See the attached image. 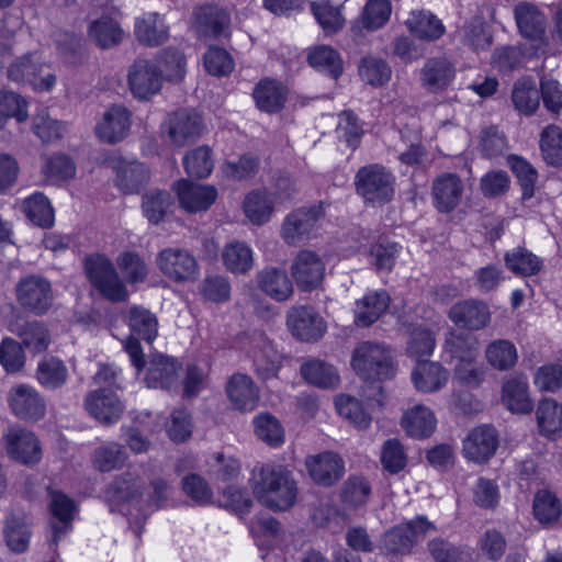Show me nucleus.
I'll list each match as a JSON object with an SVG mask.
<instances>
[{"mask_svg":"<svg viewBox=\"0 0 562 562\" xmlns=\"http://www.w3.org/2000/svg\"><path fill=\"white\" fill-rule=\"evenodd\" d=\"M351 368L366 382L362 395L371 405L382 406L386 398L382 382L393 379L397 372L393 348L380 341L363 340L351 353Z\"/></svg>","mask_w":562,"mask_h":562,"instance_id":"obj_1","label":"nucleus"},{"mask_svg":"<svg viewBox=\"0 0 562 562\" xmlns=\"http://www.w3.org/2000/svg\"><path fill=\"white\" fill-rule=\"evenodd\" d=\"M252 491L260 503L274 510L292 507L297 496L296 482L289 470L265 465L254 476Z\"/></svg>","mask_w":562,"mask_h":562,"instance_id":"obj_2","label":"nucleus"},{"mask_svg":"<svg viewBox=\"0 0 562 562\" xmlns=\"http://www.w3.org/2000/svg\"><path fill=\"white\" fill-rule=\"evenodd\" d=\"M356 189L367 202L384 204L394 196V176L382 165L361 167L355 178Z\"/></svg>","mask_w":562,"mask_h":562,"instance_id":"obj_3","label":"nucleus"},{"mask_svg":"<svg viewBox=\"0 0 562 562\" xmlns=\"http://www.w3.org/2000/svg\"><path fill=\"white\" fill-rule=\"evenodd\" d=\"M128 326L132 335L124 341V349L132 364L139 372L145 368V359L138 339L151 342L158 333V321L148 310L133 306L128 312Z\"/></svg>","mask_w":562,"mask_h":562,"instance_id":"obj_4","label":"nucleus"},{"mask_svg":"<svg viewBox=\"0 0 562 562\" xmlns=\"http://www.w3.org/2000/svg\"><path fill=\"white\" fill-rule=\"evenodd\" d=\"M7 77L11 81L29 85L35 91H48L56 83V76L33 53L13 59L7 66Z\"/></svg>","mask_w":562,"mask_h":562,"instance_id":"obj_5","label":"nucleus"},{"mask_svg":"<svg viewBox=\"0 0 562 562\" xmlns=\"http://www.w3.org/2000/svg\"><path fill=\"white\" fill-rule=\"evenodd\" d=\"M85 270L93 286L111 301H124L127 296L125 285L112 262L104 256L95 255L87 257Z\"/></svg>","mask_w":562,"mask_h":562,"instance_id":"obj_6","label":"nucleus"},{"mask_svg":"<svg viewBox=\"0 0 562 562\" xmlns=\"http://www.w3.org/2000/svg\"><path fill=\"white\" fill-rule=\"evenodd\" d=\"M324 216L322 204L296 209L284 218L281 237L288 245L296 246L314 235Z\"/></svg>","mask_w":562,"mask_h":562,"instance_id":"obj_7","label":"nucleus"},{"mask_svg":"<svg viewBox=\"0 0 562 562\" xmlns=\"http://www.w3.org/2000/svg\"><path fill=\"white\" fill-rule=\"evenodd\" d=\"M7 454L24 465L37 464L42 459V447L35 434L21 426H11L2 436Z\"/></svg>","mask_w":562,"mask_h":562,"instance_id":"obj_8","label":"nucleus"},{"mask_svg":"<svg viewBox=\"0 0 562 562\" xmlns=\"http://www.w3.org/2000/svg\"><path fill=\"white\" fill-rule=\"evenodd\" d=\"M16 299L26 311L43 315L52 307L54 301L50 282L42 276H27L16 285Z\"/></svg>","mask_w":562,"mask_h":562,"instance_id":"obj_9","label":"nucleus"},{"mask_svg":"<svg viewBox=\"0 0 562 562\" xmlns=\"http://www.w3.org/2000/svg\"><path fill=\"white\" fill-rule=\"evenodd\" d=\"M164 128L173 145L183 147L201 137L204 124L196 111L179 109L167 116Z\"/></svg>","mask_w":562,"mask_h":562,"instance_id":"obj_10","label":"nucleus"},{"mask_svg":"<svg viewBox=\"0 0 562 562\" xmlns=\"http://www.w3.org/2000/svg\"><path fill=\"white\" fill-rule=\"evenodd\" d=\"M127 81L135 98L147 100L160 91L164 77L156 64L138 58L128 67Z\"/></svg>","mask_w":562,"mask_h":562,"instance_id":"obj_11","label":"nucleus"},{"mask_svg":"<svg viewBox=\"0 0 562 562\" xmlns=\"http://www.w3.org/2000/svg\"><path fill=\"white\" fill-rule=\"evenodd\" d=\"M161 273L168 279L181 283L194 281L198 278V263L195 258L181 248L162 249L156 258Z\"/></svg>","mask_w":562,"mask_h":562,"instance_id":"obj_12","label":"nucleus"},{"mask_svg":"<svg viewBox=\"0 0 562 562\" xmlns=\"http://www.w3.org/2000/svg\"><path fill=\"white\" fill-rule=\"evenodd\" d=\"M8 404L21 420L35 423L46 414V402L40 392L27 384H18L8 393Z\"/></svg>","mask_w":562,"mask_h":562,"instance_id":"obj_13","label":"nucleus"},{"mask_svg":"<svg viewBox=\"0 0 562 562\" xmlns=\"http://www.w3.org/2000/svg\"><path fill=\"white\" fill-rule=\"evenodd\" d=\"M514 15L522 37L536 43L537 47L548 45L547 19L535 4L519 2L515 5Z\"/></svg>","mask_w":562,"mask_h":562,"instance_id":"obj_14","label":"nucleus"},{"mask_svg":"<svg viewBox=\"0 0 562 562\" xmlns=\"http://www.w3.org/2000/svg\"><path fill=\"white\" fill-rule=\"evenodd\" d=\"M325 273V265L314 251L301 250L291 265V274L302 291L317 289Z\"/></svg>","mask_w":562,"mask_h":562,"instance_id":"obj_15","label":"nucleus"},{"mask_svg":"<svg viewBox=\"0 0 562 562\" xmlns=\"http://www.w3.org/2000/svg\"><path fill=\"white\" fill-rule=\"evenodd\" d=\"M305 465L311 479L316 484L325 487L336 484L345 473L342 458L333 451L308 456L305 460Z\"/></svg>","mask_w":562,"mask_h":562,"instance_id":"obj_16","label":"nucleus"},{"mask_svg":"<svg viewBox=\"0 0 562 562\" xmlns=\"http://www.w3.org/2000/svg\"><path fill=\"white\" fill-rule=\"evenodd\" d=\"M288 326L297 339L302 341H316L326 331V324L323 317L312 307H293L288 313Z\"/></svg>","mask_w":562,"mask_h":562,"instance_id":"obj_17","label":"nucleus"},{"mask_svg":"<svg viewBox=\"0 0 562 562\" xmlns=\"http://www.w3.org/2000/svg\"><path fill=\"white\" fill-rule=\"evenodd\" d=\"M448 316L459 328L481 330L491 322L488 306L480 300H463L451 306Z\"/></svg>","mask_w":562,"mask_h":562,"instance_id":"obj_18","label":"nucleus"},{"mask_svg":"<svg viewBox=\"0 0 562 562\" xmlns=\"http://www.w3.org/2000/svg\"><path fill=\"white\" fill-rule=\"evenodd\" d=\"M85 407L91 416L104 425L116 423L124 411V405L117 395L108 389L90 392L86 397Z\"/></svg>","mask_w":562,"mask_h":562,"instance_id":"obj_19","label":"nucleus"},{"mask_svg":"<svg viewBox=\"0 0 562 562\" xmlns=\"http://www.w3.org/2000/svg\"><path fill=\"white\" fill-rule=\"evenodd\" d=\"M464 191L461 178L451 172L438 176L431 188L434 204L440 213H450L460 203Z\"/></svg>","mask_w":562,"mask_h":562,"instance_id":"obj_20","label":"nucleus"},{"mask_svg":"<svg viewBox=\"0 0 562 562\" xmlns=\"http://www.w3.org/2000/svg\"><path fill=\"white\" fill-rule=\"evenodd\" d=\"M131 112L122 105H112L95 126L98 137L109 144L121 142L128 134Z\"/></svg>","mask_w":562,"mask_h":562,"instance_id":"obj_21","label":"nucleus"},{"mask_svg":"<svg viewBox=\"0 0 562 562\" xmlns=\"http://www.w3.org/2000/svg\"><path fill=\"white\" fill-rule=\"evenodd\" d=\"M498 446L496 430L488 426L474 428L463 441V454L473 462H486Z\"/></svg>","mask_w":562,"mask_h":562,"instance_id":"obj_22","label":"nucleus"},{"mask_svg":"<svg viewBox=\"0 0 562 562\" xmlns=\"http://www.w3.org/2000/svg\"><path fill=\"white\" fill-rule=\"evenodd\" d=\"M147 364L145 381L149 387L170 390L177 386L181 366L176 359L162 353H153Z\"/></svg>","mask_w":562,"mask_h":562,"instance_id":"obj_23","label":"nucleus"},{"mask_svg":"<svg viewBox=\"0 0 562 562\" xmlns=\"http://www.w3.org/2000/svg\"><path fill=\"white\" fill-rule=\"evenodd\" d=\"M175 188L181 206L192 213L207 210L217 196L214 187L193 183L184 179L178 181Z\"/></svg>","mask_w":562,"mask_h":562,"instance_id":"obj_24","label":"nucleus"},{"mask_svg":"<svg viewBox=\"0 0 562 562\" xmlns=\"http://www.w3.org/2000/svg\"><path fill=\"white\" fill-rule=\"evenodd\" d=\"M251 355L257 374L261 380L277 376L282 356L265 335L260 334L252 340Z\"/></svg>","mask_w":562,"mask_h":562,"instance_id":"obj_25","label":"nucleus"},{"mask_svg":"<svg viewBox=\"0 0 562 562\" xmlns=\"http://www.w3.org/2000/svg\"><path fill=\"white\" fill-rule=\"evenodd\" d=\"M49 507L53 516L50 522L52 542L56 544L71 529L76 506L72 499L65 494L52 492Z\"/></svg>","mask_w":562,"mask_h":562,"instance_id":"obj_26","label":"nucleus"},{"mask_svg":"<svg viewBox=\"0 0 562 562\" xmlns=\"http://www.w3.org/2000/svg\"><path fill=\"white\" fill-rule=\"evenodd\" d=\"M449 371L439 362L420 361L412 371V381L417 391L434 393L441 390L449 380Z\"/></svg>","mask_w":562,"mask_h":562,"instance_id":"obj_27","label":"nucleus"},{"mask_svg":"<svg viewBox=\"0 0 562 562\" xmlns=\"http://www.w3.org/2000/svg\"><path fill=\"white\" fill-rule=\"evenodd\" d=\"M227 395L236 409L252 411L259 401V391L250 376L235 373L226 384Z\"/></svg>","mask_w":562,"mask_h":562,"instance_id":"obj_28","label":"nucleus"},{"mask_svg":"<svg viewBox=\"0 0 562 562\" xmlns=\"http://www.w3.org/2000/svg\"><path fill=\"white\" fill-rule=\"evenodd\" d=\"M390 295L385 291L372 292L356 302L355 324L369 327L389 308Z\"/></svg>","mask_w":562,"mask_h":562,"instance_id":"obj_29","label":"nucleus"},{"mask_svg":"<svg viewBox=\"0 0 562 562\" xmlns=\"http://www.w3.org/2000/svg\"><path fill=\"white\" fill-rule=\"evenodd\" d=\"M31 520L23 512H11L4 524V538L8 548L15 552L26 551L31 538Z\"/></svg>","mask_w":562,"mask_h":562,"instance_id":"obj_30","label":"nucleus"},{"mask_svg":"<svg viewBox=\"0 0 562 562\" xmlns=\"http://www.w3.org/2000/svg\"><path fill=\"white\" fill-rule=\"evenodd\" d=\"M454 77L452 64L443 58H429L422 69V83L430 92L445 90Z\"/></svg>","mask_w":562,"mask_h":562,"instance_id":"obj_31","label":"nucleus"},{"mask_svg":"<svg viewBox=\"0 0 562 562\" xmlns=\"http://www.w3.org/2000/svg\"><path fill=\"white\" fill-rule=\"evenodd\" d=\"M258 286L272 299L282 302L293 294V284L286 272L276 267H266L257 274Z\"/></svg>","mask_w":562,"mask_h":562,"instance_id":"obj_32","label":"nucleus"},{"mask_svg":"<svg viewBox=\"0 0 562 562\" xmlns=\"http://www.w3.org/2000/svg\"><path fill=\"white\" fill-rule=\"evenodd\" d=\"M194 16L196 30L204 36H218L229 24L227 11L215 4L199 7Z\"/></svg>","mask_w":562,"mask_h":562,"instance_id":"obj_33","label":"nucleus"},{"mask_svg":"<svg viewBox=\"0 0 562 562\" xmlns=\"http://www.w3.org/2000/svg\"><path fill=\"white\" fill-rule=\"evenodd\" d=\"M401 425L409 437L422 439L434 432L436 418L429 408L418 404L405 412Z\"/></svg>","mask_w":562,"mask_h":562,"instance_id":"obj_34","label":"nucleus"},{"mask_svg":"<svg viewBox=\"0 0 562 562\" xmlns=\"http://www.w3.org/2000/svg\"><path fill=\"white\" fill-rule=\"evenodd\" d=\"M392 5L390 0H368L361 18L356 21L351 31L357 34L362 30L373 32L384 26L390 20Z\"/></svg>","mask_w":562,"mask_h":562,"instance_id":"obj_35","label":"nucleus"},{"mask_svg":"<svg viewBox=\"0 0 562 562\" xmlns=\"http://www.w3.org/2000/svg\"><path fill=\"white\" fill-rule=\"evenodd\" d=\"M135 35L147 46H158L167 41L168 29L157 12H148L136 20Z\"/></svg>","mask_w":562,"mask_h":562,"instance_id":"obj_36","label":"nucleus"},{"mask_svg":"<svg viewBox=\"0 0 562 562\" xmlns=\"http://www.w3.org/2000/svg\"><path fill=\"white\" fill-rule=\"evenodd\" d=\"M149 172L137 161H120L116 167V186L125 194H133L146 184Z\"/></svg>","mask_w":562,"mask_h":562,"instance_id":"obj_37","label":"nucleus"},{"mask_svg":"<svg viewBox=\"0 0 562 562\" xmlns=\"http://www.w3.org/2000/svg\"><path fill=\"white\" fill-rule=\"evenodd\" d=\"M412 34L422 40L435 41L442 36L445 26L430 11H413L405 22Z\"/></svg>","mask_w":562,"mask_h":562,"instance_id":"obj_38","label":"nucleus"},{"mask_svg":"<svg viewBox=\"0 0 562 562\" xmlns=\"http://www.w3.org/2000/svg\"><path fill=\"white\" fill-rule=\"evenodd\" d=\"M503 402L513 413L527 414L532 411L527 380L522 376L508 379L503 385Z\"/></svg>","mask_w":562,"mask_h":562,"instance_id":"obj_39","label":"nucleus"},{"mask_svg":"<svg viewBox=\"0 0 562 562\" xmlns=\"http://www.w3.org/2000/svg\"><path fill=\"white\" fill-rule=\"evenodd\" d=\"M173 204L172 195L166 190L151 189L142 199L143 213L149 223L155 225L167 216Z\"/></svg>","mask_w":562,"mask_h":562,"instance_id":"obj_40","label":"nucleus"},{"mask_svg":"<svg viewBox=\"0 0 562 562\" xmlns=\"http://www.w3.org/2000/svg\"><path fill=\"white\" fill-rule=\"evenodd\" d=\"M127 460L124 446L108 441L94 449L92 454L93 467L100 472H111L121 469Z\"/></svg>","mask_w":562,"mask_h":562,"instance_id":"obj_41","label":"nucleus"},{"mask_svg":"<svg viewBox=\"0 0 562 562\" xmlns=\"http://www.w3.org/2000/svg\"><path fill=\"white\" fill-rule=\"evenodd\" d=\"M257 106L265 112H279L285 102L284 88L274 80H262L254 90Z\"/></svg>","mask_w":562,"mask_h":562,"instance_id":"obj_42","label":"nucleus"},{"mask_svg":"<svg viewBox=\"0 0 562 562\" xmlns=\"http://www.w3.org/2000/svg\"><path fill=\"white\" fill-rule=\"evenodd\" d=\"M445 351L463 363L472 362L479 355L477 339L468 333L450 331L445 340Z\"/></svg>","mask_w":562,"mask_h":562,"instance_id":"obj_43","label":"nucleus"},{"mask_svg":"<svg viewBox=\"0 0 562 562\" xmlns=\"http://www.w3.org/2000/svg\"><path fill=\"white\" fill-rule=\"evenodd\" d=\"M512 102L519 113L533 114L540 103V92L535 82L526 78L518 80L512 91Z\"/></svg>","mask_w":562,"mask_h":562,"instance_id":"obj_44","label":"nucleus"},{"mask_svg":"<svg viewBox=\"0 0 562 562\" xmlns=\"http://www.w3.org/2000/svg\"><path fill=\"white\" fill-rule=\"evenodd\" d=\"M22 209L27 218L36 226L49 228L54 225V210L43 193L36 192L25 199Z\"/></svg>","mask_w":562,"mask_h":562,"instance_id":"obj_45","label":"nucleus"},{"mask_svg":"<svg viewBox=\"0 0 562 562\" xmlns=\"http://www.w3.org/2000/svg\"><path fill=\"white\" fill-rule=\"evenodd\" d=\"M301 374L310 384L331 389L339 383L336 369L321 360H312L301 366Z\"/></svg>","mask_w":562,"mask_h":562,"instance_id":"obj_46","label":"nucleus"},{"mask_svg":"<svg viewBox=\"0 0 562 562\" xmlns=\"http://www.w3.org/2000/svg\"><path fill=\"white\" fill-rule=\"evenodd\" d=\"M89 35L101 48H111L122 42L123 30L113 19L102 16L90 24Z\"/></svg>","mask_w":562,"mask_h":562,"instance_id":"obj_47","label":"nucleus"},{"mask_svg":"<svg viewBox=\"0 0 562 562\" xmlns=\"http://www.w3.org/2000/svg\"><path fill=\"white\" fill-rule=\"evenodd\" d=\"M67 376V367L57 357H46L37 366L36 379L44 387L59 389L66 383Z\"/></svg>","mask_w":562,"mask_h":562,"instance_id":"obj_48","label":"nucleus"},{"mask_svg":"<svg viewBox=\"0 0 562 562\" xmlns=\"http://www.w3.org/2000/svg\"><path fill=\"white\" fill-rule=\"evenodd\" d=\"M487 362L496 370L512 369L518 359L514 344L506 339H497L490 342L485 350Z\"/></svg>","mask_w":562,"mask_h":562,"instance_id":"obj_49","label":"nucleus"},{"mask_svg":"<svg viewBox=\"0 0 562 562\" xmlns=\"http://www.w3.org/2000/svg\"><path fill=\"white\" fill-rule=\"evenodd\" d=\"M505 263L513 273L524 277L535 276L542 268V260L522 247L507 252Z\"/></svg>","mask_w":562,"mask_h":562,"instance_id":"obj_50","label":"nucleus"},{"mask_svg":"<svg viewBox=\"0 0 562 562\" xmlns=\"http://www.w3.org/2000/svg\"><path fill=\"white\" fill-rule=\"evenodd\" d=\"M16 334L21 338L22 347L34 353L45 351L50 342L49 333L41 322L25 323L19 327Z\"/></svg>","mask_w":562,"mask_h":562,"instance_id":"obj_51","label":"nucleus"},{"mask_svg":"<svg viewBox=\"0 0 562 562\" xmlns=\"http://www.w3.org/2000/svg\"><path fill=\"white\" fill-rule=\"evenodd\" d=\"M143 484L138 477L124 473L109 484L106 496L112 502H130L140 496Z\"/></svg>","mask_w":562,"mask_h":562,"instance_id":"obj_52","label":"nucleus"},{"mask_svg":"<svg viewBox=\"0 0 562 562\" xmlns=\"http://www.w3.org/2000/svg\"><path fill=\"white\" fill-rule=\"evenodd\" d=\"M222 259L225 267L234 273H246L254 263L251 249L241 241H233L226 245Z\"/></svg>","mask_w":562,"mask_h":562,"instance_id":"obj_53","label":"nucleus"},{"mask_svg":"<svg viewBox=\"0 0 562 562\" xmlns=\"http://www.w3.org/2000/svg\"><path fill=\"white\" fill-rule=\"evenodd\" d=\"M311 10L325 34H336L342 30L345 18L338 7L325 0L312 1Z\"/></svg>","mask_w":562,"mask_h":562,"instance_id":"obj_54","label":"nucleus"},{"mask_svg":"<svg viewBox=\"0 0 562 562\" xmlns=\"http://www.w3.org/2000/svg\"><path fill=\"white\" fill-rule=\"evenodd\" d=\"M337 412L359 429H366L371 416L363 409L360 401L353 396L340 394L335 400Z\"/></svg>","mask_w":562,"mask_h":562,"instance_id":"obj_55","label":"nucleus"},{"mask_svg":"<svg viewBox=\"0 0 562 562\" xmlns=\"http://www.w3.org/2000/svg\"><path fill=\"white\" fill-rule=\"evenodd\" d=\"M312 67L328 74L336 79L341 75L342 66L338 53L329 46H318L308 55Z\"/></svg>","mask_w":562,"mask_h":562,"instance_id":"obj_56","label":"nucleus"},{"mask_svg":"<svg viewBox=\"0 0 562 562\" xmlns=\"http://www.w3.org/2000/svg\"><path fill=\"white\" fill-rule=\"evenodd\" d=\"M562 512L561 502L549 491H539L533 498V515L541 524L558 520Z\"/></svg>","mask_w":562,"mask_h":562,"instance_id":"obj_57","label":"nucleus"},{"mask_svg":"<svg viewBox=\"0 0 562 562\" xmlns=\"http://www.w3.org/2000/svg\"><path fill=\"white\" fill-rule=\"evenodd\" d=\"M183 165L190 177L205 178L213 169L212 150L207 146H199L190 150L183 158Z\"/></svg>","mask_w":562,"mask_h":562,"instance_id":"obj_58","label":"nucleus"},{"mask_svg":"<svg viewBox=\"0 0 562 562\" xmlns=\"http://www.w3.org/2000/svg\"><path fill=\"white\" fill-rule=\"evenodd\" d=\"M543 159L552 166H562V131L555 125L547 126L540 138Z\"/></svg>","mask_w":562,"mask_h":562,"instance_id":"obj_59","label":"nucleus"},{"mask_svg":"<svg viewBox=\"0 0 562 562\" xmlns=\"http://www.w3.org/2000/svg\"><path fill=\"white\" fill-rule=\"evenodd\" d=\"M537 422L542 434L557 432L562 426V407L552 398L542 400L537 409Z\"/></svg>","mask_w":562,"mask_h":562,"instance_id":"obj_60","label":"nucleus"},{"mask_svg":"<svg viewBox=\"0 0 562 562\" xmlns=\"http://www.w3.org/2000/svg\"><path fill=\"white\" fill-rule=\"evenodd\" d=\"M244 210L252 223L260 225L270 218L273 205L266 192L254 191L247 195Z\"/></svg>","mask_w":562,"mask_h":562,"instance_id":"obj_61","label":"nucleus"},{"mask_svg":"<svg viewBox=\"0 0 562 562\" xmlns=\"http://www.w3.org/2000/svg\"><path fill=\"white\" fill-rule=\"evenodd\" d=\"M255 432L266 443L277 447L284 441V430L280 422L271 414L258 415L255 420Z\"/></svg>","mask_w":562,"mask_h":562,"instance_id":"obj_62","label":"nucleus"},{"mask_svg":"<svg viewBox=\"0 0 562 562\" xmlns=\"http://www.w3.org/2000/svg\"><path fill=\"white\" fill-rule=\"evenodd\" d=\"M436 346V338L431 330L423 327H416L412 330L409 340L407 342V353L409 357L415 358L417 363L425 361Z\"/></svg>","mask_w":562,"mask_h":562,"instance_id":"obj_63","label":"nucleus"},{"mask_svg":"<svg viewBox=\"0 0 562 562\" xmlns=\"http://www.w3.org/2000/svg\"><path fill=\"white\" fill-rule=\"evenodd\" d=\"M371 494V486L361 476L349 477L341 487L340 498L348 507L357 508L367 503Z\"/></svg>","mask_w":562,"mask_h":562,"instance_id":"obj_64","label":"nucleus"}]
</instances>
